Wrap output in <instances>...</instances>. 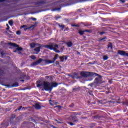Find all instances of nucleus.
Wrapping results in <instances>:
<instances>
[{"instance_id":"3","label":"nucleus","mask_w":128,"mask_h":128,"mask_svg":"<svg viewBox=\"0 0 128 128\" xmlns=\"http://www.w3.org/2000/svg\"><path fill=\"white\" fill-rule=\"evenodd\" d=\"M94 74V72H82L80 73V76L76 77V78H88Z\"/></svg>"},{"instance_id":"22","label":"nucleus","mask_w":128,"mask_h":128,"mask_svg":"<svg viewBox=\"0 0 128 128\" xmlns=\"http://www.w3.org/2000/svg\"><path fill=\"white\" fill-rule=\"evenodd\" d=\"M92 26V23L89 24L88 22H86L84 24V26Z\"/></svg>"},{"instance_id":"36","label":"nucleus","mask_w":128,"mask_h":128,"mask_svg":"<svg viewBox=\"0 0 128 128\" xmlns=\"http://www.w3.org/2000/svg\"><path fill=\"white\" fill-rule=\"evenodd\" d=\"M54 18H55V20H58V18H60V16H56L54 17Z\"/></svg>"},{"instance_id":"15","label":"nucleus","mask_w":128,"mask_h":128,"mask_svg":"<svg viewBox=\"0 0 128 128\" xmlns=\"http://www.w3.org/2000/svg\"><path fill=\"white\" fill-rule=\"evenodd\" d=\"M66 44L68 48H70L72 46L73 44L72 42L71 41L68 42L66 43Z\"/></svg>"},{"instance_id":"35","label":"nucleus","mask_w":128,"mask_h":128,"mask_svg":"<svg viewBox=\"0 0 128 128\" xmlns=\"http://www.w3.org/2000/svg\"><path fill=\"white\" fill-rule=\"evenodd\" d=\"M31 20H34V22H36V18L34 17H32Z\"/></svg>"},{"instance_id":"18","label":"nucleus","mask_w":128,"mask_h":128,"mask_svg":"<svg viewBox=\"0 0 128 128\" xmlns=\"http://www.w3.org/2000/svg\"><path fill=\"white\" fill-rule=\"evenodd\" d=\"M18 86H19V84L18 82H15L14 84H12V88H16V87Z\"/></svg>"},{"instance_id":"26","label":"nucleus","mask_w":128,"mask_h":128,"mask_svg":"<svg viewBox=\"0 0 128 128\" xmlns=\"http://www.w3.org/2000/svg\"><path fill=\"white\" fill-rule=\"evenodd\" d=\"M116 100H118L116 102L117 104H120L122 102H120V100H122L120 98H116Z\"/></svg>"},{"instance_id":"21","label":"nucleus","mask_w":128,"mask_h":128,"mask_svg":"<svg viewBox=\"0 0 128 128\" xmlns=\"http://www.w3.org/2000/svg\"><path fill=\"white\" fill-rule=\"evenodd\" d=\"M78 34H80V36H83V34H84V30H79Z\"/></svg>"},{"instance_id":"46","label":"nucleus","mask_w":128,"mask_h":128,"mask_svg":"<svg viewBox=\"0 0 128 128\" xmlns=\"http://www.w3.org/2000/svg\"><path fill=\"white\" fill-rule=\"evenodd\" d=\"M88 94L90 96H94V94H92V92H89Z\"/></svg>"},{"instance_id":"2","label":"nucleus","mask_w":128,"mask_h":128,"mask_svg":"<svg viewBox=\"0 0 128 128\" xmlns=\"http://www.w3.org/2000/svg\"><path fill=\"white\" fill-rule=\"evenodd\" d=\"M44 48H48V50H53L54 52L57 53L60 52V51L58 50V45L56 44H51L48 45H45L44 46Z\"/></svg>"},{"instance_id":"54","label":"nucleus","mask_w":128,"mask_h":128,"mask_svg":"<svg viewBox=\"0 0 128 128\" xmlns=\"http://www.w3.org/2000/svg\"><path fill=\"white\" fill-rule=\"evenodd\" d=\"M40 4H44V1L40 2Z\"/></svg>"},{"instance_id":"1","label":"nucleus","mask_w":128,"mask_h":128,"mask_svg":"<svg viewBox=\"0 0 128 128\" xmlns=\"http://www.w3.org/2000/svg\"><path fill=\"white\" fill-rule=\"evenodd\" d=\"M58 86V84L56 82H44V88L46 92H52V88H56Z\"/></svg>"},{"instance_id":"19","label":"nucleus","mask_w":128,"mask_h":128,"mask_svg":"<svg viewBox=\"0 0 128 128\" xmlns=\"http://www.w3.org/2000/svg\"><path fill=\"white\" fill-rule=\"evenodd\" d=\"M34 28V25H32L27 28H24V30L26 32V30H30V28Z\"/></svg>"},{"instance_id":"31","label":"nucleus","mask_w":128,"mask_h":128,"mask_svg":"<svg viewBox=\"0 0 128 128\" xmlns=\"http://www.w3.org/2000/svg\"><path fill=\"white\" fill-rule=\"evenodd\" d=\"M16 34L18 36H20V34H22V32H20V30H18L16 32Z\"/></svg>"},{"instance_id":"27","label":"nucleus","mask_w":128,"mask_h":128,"mask_svg":"<svg viewBox=\"0 0 128 128\" xmlns=\"http://www.w3.org/2000/svg\"><path fill=\"white\" fill-rule=\"evenodd\" d=\"M58 26H60V28H62V30L65 28L64 25V24L60 25V24H58Z\"/></svg>"},{"instance_id":"37","label":"nucleus","mask_w":128,"mask_h":128,"mask_svg":"<svg viewBox=\"0 0 128 128\" xmlns=\"http://www.w3.org/2000/svg\"><path fill=\"white\" fill-rule=\"evenodd\" d=\"M26 28V25H23L20 26V28Z\"/></svg>"},{"instance_id":"57","label":"nucleus","mask_w":128,"mask_h":128,"mask_svg":"<svg viewBox=\"0 0 128 128\" xmlns=\"http://www.w3.org/2000/svg\"><path fill=\"white\" fill-rule=\"evenodd\" d=\"M78 54H80V52H78Z\"/></svg>"},{"instance_id":"40","label":"nucleus","mask_w":128,"mask_h":128,"mask_svg":"<svg viewBox=\"0 0 128 128\" xmlns=\"http://www.w3.org/2000/svg\"><path fill=\"white\" fill-rule=\"evenodd\" d=\"M82 114V112H78L76 114V116H80Z\"/></svg>"},{"instance_id":"43","label":"nucleus","mask_w":128,"mask_h":128,"mask_svg":"<svg viewBox=\"0 0 128 128\" xmlns=\"http://www.w3.org/2000/svg\"><path fill=\"white\" fill-rule=\"evenodd\" d=\"M16 52H17V54H22V52H20V51H18Z\"/></svg>"},{"instance_id":"41","label":"nucleus","mask_w":128,"mask_h":128,"mask_svg":"<svg viewBox=\"0 0 128 128\" xmlns=\"http://www.w3.org/2000/svg\"><path fill=\"white\" fill-rule=\"evenodd\" d=\"M94 83H91L90 84H88V86H94Z\"/></svg>"},{"instance_id":"8","label":"nucleus","mask_w":128,"mask_h":128,"mask_svg":"<svg viewBox=\"0 0 128 128\" xmlns=\"http://www.w3.org/2000/svg\"><path fill=\"white\" fill-rule=\"evenodd\" d=\"M100 78H102V76H100L98 78H96L94 80V84H102V82H100Z\"/></svg>"},{"instance_id":"58","label":"nucleus","mask_w":128,"mask_h":128,"mask_svg":"<svg viewBox=\"0 0 128 128\" xmlns=\"http://www.w3.org/2000/svg\"><path fill=\"white\" fill-rule=\"evenodd\" d=\"M76 74V76L77 74L76 73V74Z\"/></svg>"},{"instance_id":"28","label":"nucleus","mask_w":128,"mask_h":128,"mask_svg":"<svg viewBox=\"0 0 128 128\" xmlns=\"http://www.w3.org/2000/svg\"><path fill=\"white\" fill-rule=\"evenodd\" d=\"M5 86H6V88H12V86L10 85V84H5Z\"/></svg>"},{"instance_id":"12","label":"nucleus","mask_w":128,"mask_h":128,"mask_svg":"<svg viewBox=\"0 0 128 128\" xmlns=\"http://www.w3.org/2000/svg\"><path fill=\"white\" fill-rule=\"evenodd\" d=\"M72 121L73 122H75L76 124L78 122V119L76 116H73L72 117Z\"/></svg>"},{"instance_id":"59","label":"nucleus","mask_w":128,"mask_h":128,"mask_svg":"<svg viewBox=\"0 0 128 128\" xmlns=\"http://www.w3.org/2000/svg\"><path fill=\"white\" fill-rule=\"evenodd\" d=\"M22 82H24V80H22Z\"/></svg>"},{"instance_id":"23","label":"nucleus","mask_w":128,"mask_h":128,"mask_svg":"<svg viewBox=\"0 0 128 128\" xmlns=\"http://www.w3.org/2000/svg\"><path fill=\"white\" fill-rule=\"evenodd\" d=\"M106 37H104L103 38H100L99 42H106Z\"/></svg>"},{"instance_id":"17","label":"nucleus","mask_w":128,"mask_h":128,"mask_svg":"<svg viewBox=\"0 0 128 128\" xmlns=\"http://www.w3.org/2000/svg\"><path fill=\"white\" fill-rule=\"evenodd\" d=\"M80 87L76 88H73L72 92H80Z\"/></svg>"},{"instance_id":"44","label":"nucleus","mask_w":128,"mask_h":128,"mask_svg":"<svg viewBox=\"0 0 128 128\" xmlns=\"http://www.w3.org/2000/svg\"><path fill=\"white\" fill-rule=\"evenodd\" d=\"M60 64V63L58 62V61H56V66H58V65H59Z\"/></svg>"},{"instance_id":"10","label":"nucleus","mask_w":128,"mask_h":128,"mask_svg":"<svg viewBox=\"0 0 128 128\" xmlns=\"http://www.w3.org/2000/svg\"><path fill=\"white\" fill-rule=\"evenodd\" d=\"M33 106L36 108V110H40L42 108V106L39 104L36 103Z\"/></svg>"},{"instance_id":"24","label":"nucleus","mask_w":128,"mask_h":128,"mask_svg":"<svg viewBox=\"0 0 128 128\" xmlns=\"http://www.w3.org/2000/svg\"><path fill=\"white\" fill-rule=\"evenodd\" d=\"M103 60H108V56L107 55L104 56Z\"/></svg>"},{"instance_id":"7","label":"nucleus","mask_w":128,"mask_h":128,"mask_svg":"<svg viewBox=\"0 0 128 128\" xmlns=\"http://www.w3.org/2000/svg\"><path fill=\"white\" fill-rule=\"evenodd\" d=\"M44 60H42V58H40L38 60L32 63V66H38V64H40L42 61L44 62Z\"/></svg>"},{"instance_id":"9","label":"nucleus","mask_w":128,"mask_h":128,"mask_svg":"<svg viewBox=\"0 0 128 128\" xmlns=\"http://www.w3.org/2000/svg\"><path fill=\"white\" fill-rule=\"evenodd\" d=\"M59 58L60 60V62H64V60H68V57L66 56H60Z\"/></svg>"},{"instance_id":"50","label":"nucleus","mask_w":128,"mask_h":128,"mask_svg":"<svg viewBox=\"0 0 128 128\" xmlns=\"http://www.w3.org/2000/svg\"><path fill=\"white\" fill-rule=\"evenodd\" d=\"M56 10H60V8H56Z\"/></svg>"},{"instance_id":"53","label":"nucleus","mask_w":128,"mask_h":128,"mask_svg":"<svg viewBox=\"0 0 128 128\" xmlns=\"http://www.w3.org/2000/svg\"><path fill=\"white\" fill-rule=\"evenodd\" d=\"M66 30H68V28H66Z\"/></svg>"},{"instance_id":"33","label":"nucleus","mask_w":128,"mask_h":128,"mask_svg":"<svg viewBox=\"0 0 128 128\" xmlns=\"http://www.w3.org/2000/svg\"><path fill=\"white\" fill-rule=\"evenodd\" d=\"M68 124H70V126H74V124H73L72 122H68Z\"/></svg>"},{"instance_id":"25","label":"nucleus","mask_w":128,"mask_h":128,"mask_svg":"<svg viewBox=\"0 0 128 128\" xmlns=\"http://www.w3.org/2000/svg\"><path fill=\"white\" fill-rule=\"evenodd\" d=\"M30 46L32 48H34L36 46V44L32 43L30 44Z\"/></svg>"},{"instance_id":"39","label":"nucleus","mask_w":128,"mask_h":128,"mask_svg":"<svg viewBox=\"0 0 128 128\" xmlns=\"http://www.w3.org/2000/svg\"><path fill=\"white\" fill-rule=\"evenodd\" d=\"M72 26H76V27H78L80 26L78 24H72Z\"/></svg>"},{"instance_id":"6","label":"nucleus","mask_w":128,"mask_h":128,"mask_svg":"<svg viewBox=\"0 0 128 128\" xmlns=\"http://www.w3.org/2000/svg\"><path fill=\"white\" fill-rule=\"evenodd\" d=\"M118 54H120L122 56H127L128 57V53H126V51L122 50H118L117 52Z\"/></svg>"},{"instance_id":"4","label":"nucleus","mask_w":128,"mask_h":128,"mask_svg":"<svg viewBox=\"0 0 128 128\" xmlns=\"http://www.w3.org/2000/svg\"><path fill=\"white\" fill-rule=\"evenodd\" d=\"M58 54H56L54 56V57L53 58V60H44V62L46 64H54V62L58 60Z\"/></svg>"},{"instance_id":"47","label":"nucleus","mask_w":128,"mask_h":128,"mask_svg":"<svg viewBox=\"0 0 128 128\" xmlns=\"http://www.w3.org/2000/svg\"><path fill=\"white\" fill-rule=\"evenodd\" d=\"M56 122L57 124H62V122H58V120H56Z\"/></svg>"},{"instance_id":"30","label":"nucleus","mask_w":128,"mask_h":128,"mask_svg":"<svg viewBox=\"0 0 128 128\" xmlns=\"http://www.w3.org/2000/svg\"><path fill=\"white\" fill-rule=\"evenodd\" d=\"M32 60H36V56L32 55V56H30Z\"/></svg>"},{"instance_id":"52","label":"nucleus","mask_w":128,"mask_h":128,"mask_svg":"<svg viewBox=\"0 0 128 128\" xmlns=\"http://www.w3.org/2000/svg\"><path fill=\"white\" fill-rule=\"evenodd\" d=\"M0 54H1L2 56V57L4 56V53L2 52Z\"/></svg>"},{"instance_id":"38","label":"nucleus","mask_w":128,"mask_h":128,"mask_svg":"<svg viewBox=\"0 0 128 128\" xmlns=\"http://www.w3.org/2000/svg\"><path fill=\"white\" fill-rule=\"evenodd\" d=\"M84 32H90V30H84Z\"/></svg>"},{"instance_id":"48","label":"nucleus","mask_w":128,"mask_h":128,"mask_svg":"<svg viewBox=\"0 0 128 128\" xmlns=\"http://www.w3.org/2000/svg\"><path fill=\"white\" fill-rule=\"evenodd\" d=\"M6 0H0V2H5Z\"/></svg>"},{"instance_id":"42","label":"nucleus","mask_w":128,"mask_h":128,"mask_svg":"<svg viewBox=\"0 0 128 128\" xmlns=\"http://www.w3.org/2000/svg\"><path fill=\"white\" fill-rule=\"evenodd\" d=\"M74 104H72L71 105L69 106L70 108H74Z\"/></svg>"},{"instance_id":"51","label":"nucleus","mask_w":128,"mask_h":128,"mask_svg":"<svg viewBox=\"0 0 128 128\" xmlns=\"http://www.w3.org/2000/svg\"><path fill=\"white\" fill-rule=\"evenodd\" d=\"M6 30H10V26L7 27Z\"/></svg>"},{"instance_id":"20","label":"nucleus","mask_w":128,"mask_h":128,"mask_svg":"<svg viewBox=\"0 0 128 128\" xmlns=\"http://www.w3.org/2000/svg\"><path fill=\"white\" fill-rule=\"evenodd\" d=\"M8 24L10 26H12V25L14 24V20H9Z\"/></svg>"},{"instance_id":"16","label":"nucleus","mask_w":128,"mask_h":128,"mask_svg":"<svg viewBox=\"0 0 128 128\" xmlns=\"http://www.w3.org/2000/svg\"><path fill=\"white\" fill-rule=\"evenodd\" d=\"M108 50H112V42H109L108 44Z\"/></svg>"},{"instance_id":"45","label":"nucleus","mask_w":128,"mask_h":128,"mask_svg":"<svg viewBox=\"0 0 128 128\" xmlns=\"http://www.w3.org/2000/svg\"><path fill=\"white\" fill-rule=\"evenodd\" d=\"M106 34V32H100V34L101 36H102V34Z\"/></svg>"},{"instance_id":"56","label":"nucleus","mask_w":128,"mask_h":128,"mask_svg":"<svg viewBox=\"0 0 128 128\" xmlns=\"http://www.w3.org/2000/svg\"><path fill=\"white\" fill-rule=\"evenodd\" d=\"M122 4H124V0H122Z\"/></svg>"},{"instance_id":"5","label":"nucleus","mask_w":128,"mask_h":128,"mask_svg":"<svg viewBox=\"0 0 128 128\" xmlns=\"http://www.w3.org/2000/svg\"><path fill=\"white\" fill-rule=\"evenodd\" d=\"M8 44L11 46H14V48H16V50L14 51V52H20L24 50L22 48L18 47V45L16 44V43L9 42Z\"/></svg>"},{"instance_id":"11","label":"nucleus","mask_w":128,"mask_h":128,"mask_svg":"<svg viewBox=\"0 0 128 128\" xmlns=\"http://www.w3.org/2000/svg\"><path fill=\"white\" fill-rule=\"evenodd\" d=\"M37 88H40V86H44V83L42 82L40 80H38L36 82Z\"/></svg>"},{"instance_id":"49","label":"nucleus","mask_w":128,"mask_h":128,"mask_svg":"<svg viewBox=\"0 0 128 128\" xmlns=\"http://www.w3.org/2000/svg\"><path fill=\"white\" fill-rule=\"evenodd\" d=\"M94 63L92 62H89V64H94Z\"/></svg>"},{"instance_id":"29","label":"nucleus","mask_w":128,"mask_h":128,"mask_svg":"<svg viewBox=\"0 0 128 128\" xmlns=\"http://www.w3.org/2000/svg\"><path fill=\"white\" fill-rule=\"evenodd\" d=\"M14 118H16V115L12 114L10 116V120H14Z\"/></svg>"},{"instance_id":"13","label":"nucleus","mask_w":128,"mask_h":128,"mask_svg":"<svg viewBox=\"0 0 128 128\" xmlns=\"http://www.w3.org/2000/svg\"><path fill=\"white\" fill-rule=\"evenodd\" d=\"M34 52H36V54H38L40 52V47H37L34 48Z\"/></svg>"},{"instance_id":"14","label":"nucleus","mask_w":128,"mask_h":128,"mask_svg":"<svg viewBox=\"0 0 128 128\" xmlns=\"http://www.w3.org/2000/svg\"><path fill=\"white\" fill-rule=\"evenodd\" d=\"M22 110H26V108H28L26 107H23L22 106H20L18 107V108L16 110H22Z\"/></svg>"},{"instance_id":"32","label":"nucleus","mask_w":128,"mask_h":128,"mask_svg":"<svg viewBox=\"0 0 128 128\" xmlns=\"http://www.w3.org/2000/svg\"><path fill=\"white\" fill-rule=\"evenodd\" d=\"M123 104H126V106H128V100H126V102H123Z\"/></svg>"},{"instance_id":"55","label":"nucleus","mask_w":128,"mask_h":128,"mask_svg":"<svg viewBox=\"0 0 128 128\" xmlns=\"http://www.w3.org/2000/svg\"><path fill=\"white\" fill-rule=\"evenodd\" d=\"M6 26H7V28H8V26H8V24H6Z\"/></svg>"},{"instance_id":"34","label":"nucleus","mask_w":128,"mask_h":128,"mask_svg":"<svg viewBox=\"0 0 128 128\" xmlns=\"http://www.w3.org/2000/svg\"><path fill=\"white\" fill-rule=\"evenodd\" d=\"M4 70H2V69L0 70V74H1V75L4 74Z\"/></svg>"}]
</instances>
